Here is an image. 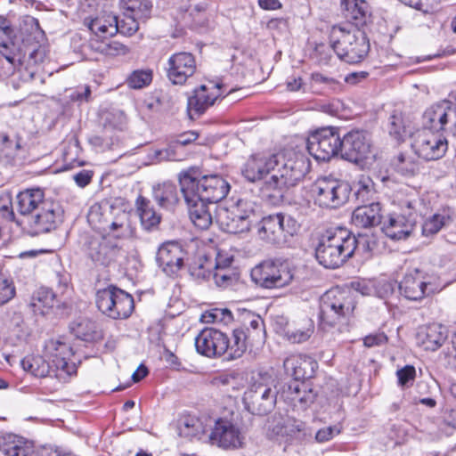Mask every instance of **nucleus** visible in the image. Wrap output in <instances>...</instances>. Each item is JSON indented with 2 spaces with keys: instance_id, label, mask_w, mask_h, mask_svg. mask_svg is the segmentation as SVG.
Here are the masks:
<instances>
[{
  "instance_id": "a878e982",
  "label": "nucleus",
  "mask_w": 456,
  "mask_h": 456,
  "mask_svg": "<svg viewBox=\"0 0 456 456\" xmlns=\"http://www.w3.org/2000/svg\"><path fill=\"white\" fill-rule=\"evenodd\" d=\"M403 289L404 297L414 301L434 292L432 284L420 279L418 268H414L411 273L405 274L403 281H401V291Z\"/></svg>"
},
{
  "instance_id": "864d4df0",
  "label": "nucleus",
  "mask_w": 456,
  "mask_h": 456,
  "mask_svg": "<svg viewBox=\"0 0 456 456\" xmlns=\"http://www.w3.org/2000/svg\"><path fill=\"white\" fill-rule=\"evenodd\" d=\"M190 275L196 281L207 280L211 275V271L203 263H195L189 268Z\"/></svg>"
},
{
  "instance_id": "4be33fe9",
  "label": "nucleus",
  "mask_w": 456,
  "mask_h": 456,
  "mask_svg": "<svg viewBox=\"0 0 456 456\" xmlns=\"http://www.w3.org/2000/svg\"><path fill=\"white\" fill-rule=\"evenodd\" d=\"M185 256L186 252L178 243L167 242L159 247L156 261L167 276H175L183 267Z\"/></svg>"
},
{
  "instance_id": "09e8293b",
  "label": "nucleus",
  "mask_w": 456,
  "mask_h": 456,
  "mask_svg": "<svg viewBox=\"0 0 456 456\" xmlns=\"http://www.w3.org/2000/svg\"><path fill=\"white\" fill-rule=\"evenodd\" d=\"M395 288H399L395 280L382 279L376 283V296L387 299L394 295Z\"/></svg>"
},
{
  "instance_id": "473e14b6",
  "label": "nucleus",
  "mask_w": 456,
  "mask_h": 456,
  "mask_svg": "<svg viewBox=\"0 0 456 456\" xmlns=\"http://www.w3.org/2000/svg\"><path fill=\"white\" fill-rule=\"evenodd\" d=\"M84 24L100 38L112 37L118 31V17L111 13H106L94 19L86 18Z\"/></svg>"
},
{
  "instance_id": "8fccbe9b",
  "label": "nucleus",
  "mask_w": 456,
  "mask_h": 456,
  "mask_svg": "<svg viewBox=\"0 0 456 456\" xmlns=\"http://www.w3.org/2000/svg\"><path fill=\"white\" fill-rule=\"evenodd\" d=\"M342 428L340 425H334L330 427H325L323 428L319 429L315 434L316 442L322 444L329 442L336 436L341 433Z\"/></svg>"
},
{
  "instance_id": "49530a36",
  "label": "nucleus",
  "mask_w": 456,
  "mask_h": 456,
  "mask_svg": "<svg viewBox=\"0 0 456 456\" xmlns=\"http://www.w3.org/2000/svg\"><path fill=\"white\" fill-rule=\"evenodd\" d=\"M450 221L447 215L435 214L426 220L422 225V233L430 236L437 233Z\"/></svg>"
},
{
  "instance_id": "5701e85b",
  "label": "nucleus",
  "mask_w": 456,
  "mask_h": 456,
  "mask_svg": "<svg viewBox=\"0 0 456 456\" xmlns=\"http://www.w3.org/2000/svg\"><path fill=\"white\" fill-rule=\"evenodd\" d=\"M185 193H181L189 210V216L195 226L207 230L213 224V216L208 208V202L200 200L193 194V184L185 183Z\"/></svg>"
},
{
  "instance_id": "aec40b11",
  "label": "nucleus",
  "mask_w": 456,
  "mask_h": 456,
  "mask_svg": "<svg viewBox=\"0 0 456 456\" xmlns=\"http://www.w3.org/2000/svg\"><path fill=\"white\" fill-rule=\"evenodd\" d=\"M208 440L211 444L223 449L239 448L243 443L240 430L230 421L222 419H214Z\"/></svg>"
},
{
  "instance_id": "bf43d9fd",
  "label": "nucleus",
  "mask_w": 456,
  "mask_h": 456,
  "mask_svg": "<svg viewBox=\"0 0 456 456\" xmlns=\"http://www.w3.org/2000/svg\"><path fill=\"white\" fill-rule=\"evenodd\" d=\"M80 151V144H69L64 152V159L66 162L73 166H82L84 161L73 158V154H77Z\"/></svg>"
},
{
  "instance_id": "9d476101",
  "label": "nucleus",
  "mask_w": 456,
  "mask_h": 456,
  "mask_svg": "<svg viewBox=\"0 0 456 456\" xmlns=\"http://www.w3.org/2000/svg\"><path fill=\"white\" fill-rule=\"evenodd\" d=\"M312 191L317 206L322 208L336 209L348 201L352 187L346 181L326 176L319 178L314 183Z\"/></svg>"
},
{
  "instance_id": "c03bdc74",
  "label": "nucleus",
  "mask_w": 456,
  "mask_h": 456,
  "mask_svg": "<svg viewBox=\"0 0 456 456\" xmlns=\"http://www.w3.org/2000/svg\"><path fill=\"white\" fill-rule=\"evenodd\" d=\"M374 194L375 190L372 180L369 176L362 175L355 183L354 196L356 200L360 203L367 205L373 199Z\"/></svg>"
},
{
  "instance_id": "4468645a",
  "label": "nucleus",
  "mask_w": 456,
  "mask_h": 456,
  "mask_svg": "<svg viewBox=\"0 0 456 456\" xmlns=\"http://www.w3.org/2000/svg\"><path fill=\"white\" fill-rule=\"evenodd\" d=\"M297 230L298 224L293 217L277 213L262 219L259 235L272 244L281 246L297 233Z\"/></svg>"
},
{
  "instance_id": "39448f33",
  "label": "nucleus",
  "mask_w": 456,
  "mask_h": 456,
  "mask_svg": "<svg viewBox=\"0 0 456 456\" xmlns=\"http://www.w3.org/2000/svg\"><path fill=\"white\" fill-rule=\"evenodd\" d=\"M306 148L319 161H330L339 156L362 168L371 167L377 156L370 144H306Z\"/></svg>"
},
{
  "instance_id": "0eeeda50",
  "label": "nucleus",
  "mask_w": 456,
  "mask_h": 456,
  "mask_svg": "<svg viewBox=\"0 0 456 456\" xmlns=\"http://www.w3.org/2000/svg\"><path fill=\"white\" fill-rule=\"evenodd\" d=\"M423 126L436 134L435 142H448L456 139V105L442 101L428 107L423 113Z\"/></svg>"
},
{
  "instance_id": "de8ad7c7",
  "label": "nucleus",
  "mask_w": 456,
  "mask_h": 456,
  "mask_svg": "<svg viewBox=\"0 0 456 456\" xmlns=\"http://www.w3.org/2000/svg\"><path fill=\"white\" fill-rule=\"evenodd\" d=\"M147 20H141L134 17V15L124 12V18L120 21L118 20V32L123 35L131 36L138 30L140 23H144Z\"/></svg>"
},
{
  "instance_id": "6e6552de",
  "label": "nucleus",
  "mask_w": 456,
  "mask_h": 456,
  "mask_svg": "<svg viewBox=\"0 0 456 456\" xmlns=\"http://www.w3.org/2000/svg\"><path fill=\"white\" fill-rule=\"evenodd\" d=\"M355 300L350 290L334 288L321 299L320 319L322 325L334 326L354 314Z\"/></svg>"
},
{
  "instance_id": "5fc2aeb1",
  "label": "nucleus",
  "mask_w": 456,
  "mask_h": 456,
  "mask_svg": "<svg viewBox=\"0 0 456 456\" xmlns=\"http://www.w3.org/2000/svg\"><path fill=\"white\" fill-rule=\"evenodd\" d=\"M353 288L362 296L376 295V283L372 281L353 282Z\"/></svg>"
},
{
  "instance_id": "a19ab883",
  "label": "nucleus",
  "mask_w": 456,
  "mask_h": 456,
  "mask_svg": "<svg viewBox=\"0 0 456 456\" xmlns=\"http://www.w3.org/2000/svg\"><path fill=\"white\" fill-rule=\"evenodd\" d=\"M447 146L448 144H411L415 154L426 161L441 159L447 151Z\"/></svg>"
},
{
  "instance_id": "72a5a7b5",
  "label": "nucleus",
  "mask_w": 456,
  "mask_h": 456,
  "mask_svg": "<svg viewBox=\"0 0 456 456\" xmlns=\"http://www.w3.org/2000/svg\"><path fill=\"white\" fill-rule=\"evenodd\" d=\"M0 450L5 456H31L34 453L31 442L13 434L0 438Z\"/></svg>"
},
{
  "instance_id": "69168bd1",
  "label": "nucleus",
  "mask_w": 456,
  "mask_h": 456,
  "mask_svg": "<svg viewBox=\"0 0 456 456\" xmlns=\"http://www.w3.org/2000/svg\"><path fill=\"white\" fill-rule=\"evenodd\" d=\"M383 233L392 241H397L399 240V229L398 227L382 226Z\"/></svg>"
},
{
  "instance_id": "6e6d98bb",
  "label": "nucleus",
  "mask_w": 456,
  "mask_h": 456,
  "mask_svg": "<svg viewBox=\"0 0 456 456\" xmlns=\"http://www.w3.org/2000/svg\"><path fill=\"white\" fill-rule=\"evenodd\" d=\"M416 378V369L412 365L401 368V387L412 386Z\"/></svg>"
},
{
  "instance_id": "1a4fd4ad",
  "label": "nucleus",
  "mask_w": 456,
  "mask_h": 456,
  "mask_svg": "<svg viewBox=\"0 0 456 456\" xmlns=\"http://www.w3.org/2000/svg\"><path fill=\"white\" fill-rule=\"evenodd\" d=\"M266 339L265 322L259 315L248 314L243 324L234 329L232 338V355L233 358H240L249 348H261Z\"/></svg>"
},
{
  "instance_id": "052dcab7",
  "label": "nucleus",
  "mask_w": 456,
  "mask_h": 456,
  "mask_svg": "<svg viewBox=\"0 0 456 456\" xmlns=\"http://www.w3.org/2000/svg\"><path fill=\"white\" fill-rule=\"evenodd\" d=\"M387 341V338L384 333L370 334L363 338V344L366 347L379 346Z\"/></svg>"
},
{
  "instance_id": "6ab92c4d",
  "label": "nucleus",
  "mask_w": 456,
  "mask_h": 456,
  "mask_svg": "<svg viewBox=\"0 0 456 456\" xmlns=\"http://www.w3.org/2000/svg\"><path fill=\"white\" fill-rule=\"evenodd\" d=\"M85 246L88 257L96 265L109 266L123 256L122 249L104 237H89Z\"/></svg>"
},
{
  "instance_id": "7c9ffc66",
  "label": "nucleus",
  "mask_w": 456,
  "mask_h": 456,
  "mask_svg": "<svg viewBox=\"0 0 456 456\" xmlns=\"http://www.w3.org/2000/svg\"><path fill=\"white\" fill-rule=\"evenodd\" d=\"M335 141H338L339 142H362L367 140V133L364 131H350L346 134L344 135L342 141H340L339 134H338V130L333 126H324L320 127L318 129L313 130L309 134V137L306 140V142H311L310 138L316 141V142H322V141H328L331 138L335 137Z\"/></svg>"
},
{
  "instance_id": "f03ea898",
  "label": "nucleus",
  "mask_w": 456,
  "mask_h": 456,
  "mask_svg": "<svg viewBox=\"0 0 456 456\" xmlns=\"http://www.w3.org/2000/svg\"><path fill=\"white\" fill-rule=\"evenodd\" d=\"M354 235L346 228L327 231L316 248L315 257L325 268L336 269L354 254Z\"/></svg>"
},
{
  "instance_id": "a211bd4d",
  "label": "nucleus",
  "mask_w": 456,
  "mask_h": 456,
  "mask_svg": "<svg viewBox=\"0 0 456 456\" xmlns=\"http://www.w3.org/2000/svg\"><path fill=\"white\" fill-rule=\"evenodd\" d=\"M277 391L265 384H254L244 394L243 403L252 414L265 415L274 407Z\"/></svg>"
},
{
  "instance_id": "a18cd8bd",
  "label": "nucleus",
  "mask_w": 456,
  "mask_h": 456,
  "mask_svg": "<svg viewBox=\"0 0 456 456\" xmlns=\"http://www.w3.org/2000/svg\"><path fill=\"white\" fill-rule=\"evenodd\" d=\"M152 81V71L151 69L134 70L126 78V84L130 88L141 89L149 86Z\"/></svg>"
},
{
  "instance_id": "423d86ee",
  "label": "nucleus",
  "mask_w": 456,
  "mask_h": 456,
  "mask_svg": "<svg viewBox=\"0 0 456 456\" xmlns=\"http://www.w3.org/2000/svg\"><path fill=\"white\" fill-rule=\"evenodd\" d=\"M251 279L265 289L283 288L298 281L297 268L289 260L269 259L255 266L251 271Z\"/></svg>"
},
{
  "instance_id": "79ce46f5",
  "label": "nucleus",
  "mask_w": 456,
  "mask_h": 456,
  "mask_svg": "<svg viewBox=\"0 0 456 456\" xmlns=\"http://www.w3.org/2000/svg\"><path fill=\"white\" fill-rule=\"evenodd\" d=\"M345 17L356 23V25L364 22V18L367 14L366 3L358 0H343Z\"/></svg>"
},
{
  "instance_id": "603ef678",
  "label": "nucleus",
  "mask_w": 456,
  "mask_h": 456,
  "mask_svg": "<svg viewBox=\"0 0 456 456\" xmlns=\"http://www.w3.org/2000/svg\"><path fill=\"white\" fill-rule=\"evenodd\" d=\"M15 295V288L7 279H0V305L9 302Z\"/></svg>"
},
{
  "instance_id": "3c124183",
  "label": "nucleus",
  "mask_w": 456,
  "mask_h": 456,
  "mask_svg": "<svg viewBox=\"0 0 456 456\" xmlns=\"http://www.w3.org/2000/svg\"><path fill=\"white\" fill-rule=\"evenodd\" d=\"M45 307H53L55 301V294L49 288H40L33 297Z\"/></svg>"
},
{
  "instance_id": "ddd939ff",
  "label": "nucleus",
  "mask_w": 456,
  "mask_h": 456,
  "mask_svg": "<svg viewBox=\"0 0 456 456\" xmlns=\"http://www.w3.org/2000/svg\"><path fill=\"white\" fill-rule=\"evenodd\" d=\"M33 216L25 220H17V224L27 230L31 236L49 232L61 222L62 211L58 203L47 200L40 205Z\"/></svg>"
},
{
  "instance_id": "13d9d810",
  "label": "nucleus",
  "mask_w": 456,
  "mask_h": 456,
  "mask_svg": "<svg viewBox=\"0 0 456 456\" xmlns=\"http://www.w3.org/2000/svg\"><path fill=\"white\" fill-rule=\"evenodd\" d=\"M153 159L158 161L162 160H177V157L175 151L171 144H167L165 149H156L154 150Z\"/></svg>"
},
{
  "instance_id": "412c9836",
  "label": "nucleus",
  "mask_w": 456,
  "mask_h": 456,
  "mask_svg": "<svg viewBox=\"0 0 456 456\" xmlns=\"http://www.w3.org/2000/svg\"><path fill=\"white\" fill-rule=\"evenodd\" d=\"M167 77L174 85H183L196 71V61L191 53L172 54L166 67Z\"/></svg>"
},
{
  "instance_id": "4c0bfd02",
  "label": "nucleus",
  "mask_w": 456,
  "mask_h": 456,
  "mask_svg": "<svg viewBox=\"0 0 456 456\" xmlns=\"http://www.w3.org/2000/svg\"><path fill=\"white\" fill-rule=\"evenodd\" d=\"M71 333L77 338L92 342L101 338L94 322L89 319H80L70 325Z\"/></svg>"
},
{
  "instance_id": "c85d7f7f",
  "label": "nucleus",
  "mask_w": 456,
  "mask_h": 456,
  "mask_svg": "<svg viewBox=\"0 0 456 456\" xmlns=\"http://www.w3.org/2000/svg\"><path fill=\"white\" fill-rule=\"evenodd\" d=\"M381 207L379 202H370L357 207L352 214V224L359 228H371L381 224Z\"/></svg>"
},
{
  "instance_id": "37998d69",
  "label": "nucleus",
  "mask_w": 456,
  "mask_h": 456,
  "mask_svg": "<svg viewBox=\"0 0 456 456\" xmlns=\"http://www.w3.org/2000/svg\"><path fill=\"white\" fill-rule=\"evenodd\" d=\"M25 154L21 144H0V163L12 166L20 160Z\"/></svg>"
},
{
  "instance_id": "393cba45",
  "label": "nucleus",
  "mask_w": 456,
  "mask_h": 456,
  "mask_svg": "<svg viewBox=\"0 0 456 456\" xmlns=\"http://www.w3.org/2000/svg\"><path fill=\"white\" fill-rule=\"evenodd\" d=\"M448 337L447 329L442 324L432 323L418 328L416 343L425 350L436 351Z\"/></svg>"
},
{
  "instance_id": "f8f14e48",
  "label": "nucleus",
  "mask_w": 456,
  "mask_h": 456,
  "mask_svg": "<svg viewBox=\"0 0 456 456\" xmlns=\"http://www.w3.org/2000/svg\"><path fill=\"white\" fill-rule=\"evenodd\" d=\"M308 164L304 158L289 159L282 167L274 169L268 180L263 184L265 191L282 193L287 188L295 186L303 179L308 170Z\"/></svg>"
},
{
  "instance_id": "f3484780",
  "label": "nucleus",
  "mask_w": 456,
  "mask_h": 456,
  "mask_svg": "<svg viewBox=\"0 0 456 456\" xmlns=\"http://www.w3.org/2000/svg\"><path fill=\"white\" fill-rule=\"evenodd\" d=\"M222 82L208 81L193 91L188 98L187 110L191 119L202 115L215 102L223 95L224 90Z\"/></svg>"
},
{
  "instance_id": "c756f323",
  "label": "nucleus",
  "mask_w": 456,
  "mask_h": 456,
  "mask_svg": "<svg viewBox=\"0 0 456 456\" xmlns=\"http://www.w3.org/2000/svg\"><path fill=\"white\" fill-rule=\"evenodd\" d=\"M418 192L415 188L411 189L410 198L401 200V239L407 238L413 232L417 224L418 213L415 210Z\"/></svg>"
},
{
  "instance_id": "4d7b16f0",
  "label": "nucleus",
  "mask_w": 456,
  "mask_h": 456,
  "mask_svg": "<svg viewBox=\"0 0 456 456\" xmlns=\"http://www.w3.org/2000/svg\"><path fill=\"white\" fill-rule=\"evenodd\" d=\"M354 240H355V243H354V252L356 250H358V251L362 250L363 252H370L372 250V248L375 245V242L373 240H371L367 235H363L361 233H359L357 237L354 235Z\"/></svg>"
},
{
  "instance_id": "b1692460",
  "label": "nucleus",
  "mask_w": 456,
  "mask_h": 456,
  "mask_svg": "<svg viewBox=\"0 0 456 456\" xmlns=\"http://www.w3.org/2000/svg\"><path fill=\"white\" fill-rule=\"evenodd\" d=\"M283 367L286 374L294 379L293 382H301L314 375L317 362L306 355L292 354L284 360Z\"/></svg>"
},
{
  "instance_id": "e433bc0d",
  "label": "nucleus",
  "mask_w": 456,
  "mask_h": 456,
  "mask_svg": "<svg viewBox=\"0 0 456 456\" xmlns=\"http://www.w3.org/2000/svg\"><path fill=\"white\" fill-rule=\"evenodd\" d=\"M135 206L142 225L145 229L150 230L159 224L160 216L156 213L150 200L139 196L136 200Z\"/></svg>"
},
{
  "instance_id": "bb28decb",
  "label": "nucleus",
  "mask_w": 456,
  "mask_h": 456,
  "mask_svg": "<svg viewBox=\"0 0 456 456\" xmlns=\"http://www.w3.org/2000/svg\"><path fill=\"white\" fill-rule=\"evenodd\" d=\"M214 419L211 418L202 417L198 418L195 416H187L180 420L178 430L181 436L188 438H197L199 440L208 439L207 434Z\"/></svg>"
},
{
  "instance_id": "2eb2a0df",
  "label": "nucleus",
  "mask_w": 456,
  "mask_h": 456,
  "mask_svg": "<svg viewBox=\"0 0 456 456\" xmlns=\"http://www.w3.org/2000/svg\"><path fill=\"white\" fill-rule=\"evenodd\" d=\"M232 341L224 332L214 328L202 330L195 338L196 351L206 357L216 358L227 354L229 360H234L232 355Z\"/></svg>"
},
{
  "instance_id": "e2e57ef3",
  "label": "nucleus",
  "mask_w": 456,
  "mask_h": 456,
  "mask_svg": "<svg viewBox=\"0 0 456 456\" xmlns=\"http://www.w3.org/2000/svg\"><path fill=\"white\" fill-rule=\"evenodd\" d=\"M289 339L293 343H303L306 341L311 336V330H296L288 333Z\"/></svg>"
},
{
  "instance_id": "774afa93",
  "label": "nucleus",
  "mask_w": 456,
  "mask_h": 456,
  "mask_svg": "<svg viewBox=\"0 0 456 456\" xmlns=\"http://www.w3.org/2000/svg\"><path fill=\"white\" fill-rule=\"evenodd\" d=\"M198 138V133L194 131H188L182 134L175 142H194Z\"/></svg>"
},
{
  "instance_id": "7ed1b4c3",
  "label": "nucleus",
  "mask_w": 456,
  "mask_h": 456,
  "mask_svg": "<svg viewBox=\"0 0 456 456\" xmlns=\"http://www.w3.org/2000/svg\"><path fill=\"white\" fill-rule=\"evenodd\" d=\"M177 178L181 193H185V183L189 186L193 184V194L200 198V200L211 204L217 203L224 199L231 189L229 183L223 176L219 175H202L201 171L196 167L181 171Z\"/></svg>"
},
{
  "instance_id": "f704fd0d",
  "label": "nucleus",
  "mask_w": 456,
  "mask_h": 456,
  "mask_svg": "<svg viewBox=\"0 0 456 456\" xmlns=\"http://www.w3.org/2000/svg\"><path fill=\"white\" fill-rule=\"evenodd\" d=\"M152 195L158 205L167 210H173L179 202V192L175 183L164 182L153 187Z\"/></svg>"
},
{
  "instance_id": "2f4dec72",
  "label": "nucleus",
  "mask_w": 456,
  "mask_h": 456,
  "mask_svg": "<svg viewBox=\"0 0 456 456\" xmlns=\"http://www.w3.org/2000/svg\"><path fill=\"white\" fill-rule=\"evenodd\" d=\"M17 210L23 216L21 220H25L28 216H33L40 205H43L47 200L44 198L42 190L28 189L20 192L17 197Z\"/></svg>"
},
{
  "instance_id": "680f3d73",
  "label": "nucleus",
  "mask_w": 456,
  "mask_h": 456,
  "mask_svg": "<svg viewBox=\"0 0 456 456\" xmlns=\"http://www.w3.org/2000/svg\"><path fill=\"white\" fill-rule=\"evenodd\" d=\"M93 177V172L88 170H81L73 175V179L76 183L84 188L91 183Z\"/></svg>"
},
{
  "instance_id": "dca6fc26",
  "label": "nucleus",
  "mask_w": 456,
  "mask_h": 456,
  "mask_svg": "<svg viewBox=\"0 0 456 456\" xmlns=\"http://www.w3.org/2000/svg\"><path fill=\"white\" fill-rule=\"evenodd\" d=\"M281 155L280 153L256 152L248 157L241 167L242 176L250 183L269 179L279 166Z\"/></svg>"
},
{
  "instance_id": "ea45409f",
  "label": "nucleus",
  "mask_w": 456,
  "mask_h": 456,
  "mask_svg": "<svg viewBox=\"0 0 456 456\" xmlns=\"http://www.w3.org/2000/svg\"><path fill=\"white\" fill-rule=\"evenodd\" d=\"M230 207L234 209L235 214H238L241 218L243 217L247 227L250 229L252 223L256 219V204L248 198H240L233 201Z\"/></svg>"
},
{
  "instance_id": "58836bf2",
  "label": "nucleus",
  "mask_w": 456,
  "mask_h": 456,
  "mask_svg": "<svg viewBox=\"0 0 456 456\" xmlns=\"http://www.w3.org/2000/svg\"><path fill=\"white\" fill-rule=\"evenodd\" d=\"M123 11L141 20H148L151 16V0H119Z\"/></svg>"
},
{
  "instance_id": "338daca9",
  "label": "nucleus",
  "mask_w": 456,
  "mask_h": 456,
  "mask_svg": "<svg viewBox=\"0 0 456 456\" xmlns=\"http://www.w3.org/2000/svg\"><path fill=\"white\" fill-rule=\"evenodd\" d=\"M127 221V215L123 212L119 216L116 218L115 221L111 222L110 228L111 231H118V229H121L126 224V222Z\"/></svg>"
},
{
  "instance_id": "c9c22d12",
  "label": "nucleus",
  "mask_w": 456,
  "mask_h": 456,
  "mask_svg": "<svg viewBox=\"0 0 456 456\" xmlns=\"http://www.w3.org/2000/svg\"><path fill=\"white\" fill-rule=\"evenodd\" d=\"M290 400L299 403L301 408L305 409L314 403L316 393L311 387V385L305 381L291 382L289 385Z\"/></svg>"
},
{
  "instance_id": "cd10ccee",
  "label": "nucleus",
  "mask_w": 456,
  "mask_h": 456,
  "mask_svg": "<svg viewBox=\"0 0 456 456\" xmlns=\"http://www.w3.org/2000/svg\"><path fill=\"white\" fill-rule=\"evenodd\" d=\"M215 221L219 228L228 233H240L249 229L244 222L243 217L235 214L232 208L219 206L216 208Z\"/></svg>"
},
{
  "instance_id": "20e7f679",
  "label": "nucleus",
  "mask_w": 456,
  "mask_h": 456,
  "mask_svg": "<svg viewBox=\"0 0 456 456\" xmlns=\"http://www.w3.org/2000/svg\"><path fill=\"white\" fill-rule=\"evenodd\" d=\"M330 43L338 57L350 64L361 62L370 51L365 33L353 26H334Z\"/></svg>"
},
{
  "instance_id": "9b49d317",
  "label": "nucleus",
  "mask_w": 456,
  "mask_h": 456,
  "mask_svg": "<svg viewBox=\"0 0 456 456\" xmlns=\"http://www.w3.org/2000/svg\"><path fill=\"white\" fill-rule=\"evenodd\" d=\"M95 303L103 314L114 320L129 317L134 308L133 297L113 285L97 290Z\"/></svg>"
},
{
  "instance_id": "f257e3e1",
  "label": "nucleus",
  "mask_w": 456,
  "mask_h": 456,
  "mask_svg": "<svg viewBox=\"0 0 456 456\" xmlns=\"http://www.w3.org/2000/svg\"><path fill=\"white\" fill-rule=\"evenodd\" d=\"M72 354V348L67 343L51 338L45 343L44 355L26 356L20 364L35 377H54L66 382L76 372L75 363L69 362Z\"/></svg>"
},
{
  "instance_id": "0e129e2a",
  "label": "nucleus",
  "mask_w": 456,
  "mask_h": 456,
  "mask_svg": "<svg viewBox=\"0 0 456 456\" xmlns=\"http://www.w3.org/2000/svg\"><path fill=\"white\" fill-rule=\"evenodd\" d=\"M259 6L264 10H278L281 8V3L279 0H258Z\"/></svg>"
}]
</instances>
